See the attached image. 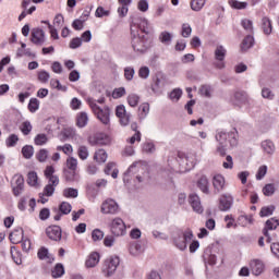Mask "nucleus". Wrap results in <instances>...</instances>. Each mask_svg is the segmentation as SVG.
Here are the masks:
<instances>
[{"instance_id": "f257e3e1", "label": "nucleus", "mask_w": 279, "mask_h": 279, "mask_svg": "<svg viewBox=\"0 0 279 279\" xmlns=\"http://www.w3.org/2000/svg\"><path fill=\"white\" fill-rule=\"evenodd\" d=\"M144 34H149V22L145 17H134L131 24V45L135 53H146L150 47Z\"/></svg>"}, {"instance_id": "f03ea898", "label": "nucleus", "mask_w": 279, "mask_h": 279, "mask_svg": "<svg viewBox=\"0 0 279 279\" xmlns=\"http://www.w3.org/2000/svg\"><path fill=\"white\" fill-rule=\"evenodd\" d=\"M236 131L228 132L226 130H217L215 135L217 142L216 154L222 157L226 156V151H228V143L231 147H236Z\"/></svg>"}, {"instance_id": "7ed1b4c3", "label": "nucleus", "mask_w": 279, "mask_h": 279, "mask_svg": "<svg viewBox=\"0 0 279 279\" xmlns=\"http://www.w3.org/2000/svg\"><path fill=\"white\" fill-rule=\"evenodd\" d=\"M134 178L137 180V182H145L148 180L149 171L147 170V166L141 161H136L131 165L126 172H124L123 182L125 184H130Z\"/></svg>"}, {"instance_id": "20e7f679", "label": "nucleus", "mask_w": 279, "mask_h": 279, "mask_svg": "<svg viewBox=\"0 0 279 279\" xmlns=\"http://www.w3.org/2000/svg\"><path fill=\"white\" fill-rule=\"evenodd\" d=\"M53 173H56L53 166H47L44 175L48 180V184L44 187L43 192V195H46V197H51L56 193V186L60 184V179Z\"/></svg>"}, {"instance_id": "39448f33", "label": "nucleus", "mask_w": 279, "mask_h": 279, "mask_svg": "<svg viewBox=\"0 0 279 279\" xmlns=\"http://www.w3.org/2000/svg\"><path fill=\"white\" fill-rule=\"evenodd\" d=\"M87 104L102 125H110V107H99L94 98H87Z\"/></svg>"}, {"instance_id": "423d86ee", "label": "nucleus", "mask_w": 279, "mask_h": 279, "mask_svg": "<svg viewBox=\"0 0 279 279\" xmlns=\"http://www.w3.org/2000/svg\"><path fill=\"white\" fill-rule=\"evenodd\" d=\"M179 162H186L181 163V171H191L199 162V157H197V153L195 151L179 153Z\"/></svg>"}, {"instance_id": "0eeeda50", "label": "nucleus", "mask_w": 279, "mask_h": 279, "mask_svg": "<svg viewBox=\"0 0 279 279\" xmlns=\"http://www.w3.org/2000/svg\"><path fill=\"white\" fill-rule=\"evenodd\" d=\"M193 241V231L191 229L185 230L184 232H179L173 236V245L180 252H184L189 245Z\"/></svg>"}, {"instance_id": "6e6552de", "label": "nucleus", "mask_w": 279, "mask_h": 279, "mask_svg": "<svg viewBox=\"0 0 279 279\" xmlns=\"http://www.w3.org/2000/svg\"><path fill=\"white\" fill-rule=\"evenodd\" d=\"M120 263L121 260L119 259V256H111L107 258L102 265V274H105V276L108 278H110V276H114Z\"/></svg>"}, {"instance_id": "1a4fd4ad", "label": "nucleus", "mask_w": 279, "mask_h": 279, "mask_svg": "<svg viewBox=\"0 0 279 279\" xmlns=\"http://www.w3.org/2000/svg\"><path fill=\"white\" fill-rule=\"evenodd\" d=\"M119 210V203L112 198L105 199L100 207L102 215H118Z\"/></svg>"}, {"instance_id": "9d476101", "label": "nucleus", "mask_w": 279, "mask_h": 279, "mask_svg": "<svg viewBox=\"0 0 279 279\" xmlns=\"http://www.w3.org/2000/svg\"><path fill=\"white\" fill-rule=\"evenodd\" d=\"M109 228L114 236H123V234H125V222L119 217L111 220Z\"/></svg>"}, {"instance_id": "9b49d317", "label": "nucleus", "mask_w": 279, "mask_h": 279, "mask_svg": "<svg viewBox=\"0 0 279 279\" xmlns=\"http://www.w3.org/2000/svg\"><path fill=\"white\" fill-rule=\"evenodd\" d=\"M47 38H46V34L45 31H43V28H33L31 32V43H33V45H36V47H43L46 43Z\"/></svg>"}, {"instance_id": "f8f14e48", "label": "nucleus", "mask_w": 279, "mask_h": 279, "mask_svg": "<svg viewBox=\"0 0 279 279\" xmlns=\"http://www.w3.org/2000/svg\"><path fill=\"white\" fill-rule=\"evenodd\" d=\"M226 53H228V50L223 46H217L214 52L215 60L217 62L215 63L216 69H226Z\"/></svg>"}, {"instance_id": "ddd939ff", "label": "nucleus", "mask_w": 279, "mask_h": 279, "mask_svg": "<svg viewBox=\"0 0 279 279\" xmlns=\"http://www.w3.org/2000/svg\"><path fill=\"white\" fill-rule=\"evenodd\" d=\"M11 186L13 189V194L15 195V197H19V195L23 193V189L25 186V179H23V175L15 174L12 178Z\"/></svg>"}, {"instance_id": "4468645a", "label": "nucleus", "mask_w": 279, "mask_h": 279, "mask_svg": "<svg viewBox=\"0 0 279 279\" xmlns=\"http://www.w3.org/2000/svg\"><path fill=\"white\" fill-rule=\"evenodd\" d=\"M116 117H118V119L120 120V124L123 125L124 128H125L126 125H130L131 116H130V113H128V111L125 110V106L119 105V106L116 108Z\"/></svg>"}, {"instance_id": "2eb2a0df", "label": "nucleus", "mask_w": 279, "mask_h": 279, "mask_svg": "<svg viewBox=\"0 0 279 279\" xmlns=\"http://www.w3.org/2000/svg\"><path fill=\"white\" fill-rule=\"evenodd\" d=\"M189 204L192 206L194 213L202 215L204 213V206H202V199L195 193L189 195Z\"/></svg>"}, {"instance_id": "dca6fc26", "label": "nucleus", "mask_w": 279, "mask_h": 279, "mask_svg": "<svg viewBox=\"0 0 279 279\" xmlns=\"http://www.w3.org/2000/svg\"><path fill=\"white\" fill-rule=\"evenodd\" d=\"M46 234L50 241H62V228H60V226L48 227Z\"/></svg>"}, {"instance_id": "f3484780", "label": "nucleus", "mask_w": 279, "mask_h": 279, "mask_svg": "<svg viewBox=\"0 0 279 279\" xmlns=\"http://www.w3.org/2000/svg\"><path fill=\"white\" fill-rule=\"evenodd\" d=\"M92 145H109L110 137L106 133H96L93 137H89Z\"/></svg>"}, {"instance_id": "a211bd4d", "label": "nucleus", "mask_w": 279, "mask_h": 279, "mask_svg": "<svg viewBox=\"0 0 279 279\" xmlns=\"http://www.w3.org/2000/svg\"><path fill=\"white\" fill-rule=\"evenodd\" d=\"M232 204H234V198L232 195H222L219 199V210L227 213V210L232 208Z\"/></svg>"}, {"instance_id": "6ab92c4d", "label": "nucleus", "mask_w": 279, "mask_h": 279, "mask_svg": "<svg viewBox=\"0 0 279 279\" xmlns=\"http://www.w3.org/2000/svg\"><path fill=\"white\" fill-rule=\"evenodd\" d=\"M279 226V220L276 218H270L266 221L263 234L267 236V243H271V238H269V230H276Z\"/></svg>"}, {"instance_id": "aec40b11", "label": "nucleus", "mask_w": 279, "mask_h": 279, "mask_svg": "<svg viewBox=\"0 0 279 279\" xmlns=\"http://www.w3.org/2000/svg\"><path fill=\"white\" fill-rule=\"evenodd\" d=\"M182 165H186V161L180 162V153L175 159L169 160V167L174 173H186L187 171H182Z\"/></svg>"}, {"instance_id": "412c9836", "label": "nucleus", "mask_w": 279, "mask_h": 279, "mask_svg": "<svg viewBox=\"0 0 279 279\" xmlns=\"http://www.w3.org/2000/svg\"><path fill=\"white\" fill-rule=\"evenodd\" d=\"M23 228L17 227L10 233L9 239L13 245H16L23 241Z\"/></svg>"}, {"instance_id": "4be33fe9", "label": "nucleus", "mask_w": 279, "mask_h": 279, "mask_svg": "<svg viewBox=\"0 0 279 279\" xmlns=\"http://www.w3.org/2000/svg\"><path fill=\"white\" fill-rule=\"evenodd\" d=\"M213 186L216 193H221V190L226 186V178H223L221 174L214 175Z\"/></svg>"}, {"instance_id": "5701e85b", "label": "nucleus", "mask_w": 279, "mask_h": 279, "mask_svg": "<svg viewBox=\"0 0 279 279\" xmlns=\"http://www.w3.org/2000/svg\"><path fill=\"white\" fill-rule=\"evenodd\" d=\"M251 271L254 274V276H260L263 271H265V264H263L258 259H253L250 264Z\"/></svg>"}, {"instance_id": "b1692460", "label": "nucleus", "mask_w": 279, "mask_h": 279, "mask_svg": "<svg viewBox=\"0 0 279 279\" xmlns=\"http://www.w3.org/2000/svg\"><path fill=\"white\" fill-rule=\"evenodd\" d=\"M99 260H100L99 253L93 252L88 255L85 262V267L87 268L97 267V265H99Z\"/></svg>"}, {"instance_id": "393cba45", "label": "nucleus", "mask_w": 279, "mask_h": 279, "mask_svg": "<svg viewBox=\"0 0 279 279\" xmlns=\"http://www.w3.org/2000/svg\"><path fill=\"white\" fill-rule=\"evenodd\" d=\"M197 187L199 189V191H202V193L208 195V193H210L208 178H206L205 175L201 177L197 181Z\"/></svg>"}, {"instance_id": "a878e982", "label": "nucleus", "mask_w": 279, "mask_h": 279, "mask_svg": "<svg viewBox=\"0 0 279 279\" xmlns=\"http://www.w3.org/2000/svg\"><path fill=\"white\" fill-rule=\"evenodd\" d=\"M64 179L66 182H78L80 181V174H77V170H63Z\"/></svg>"}, {"instance_id": "bb28decb", "label": "nucleus", "mask_w": 279, "mask_h": 279, "mask_svg": "<svg viewBox=\"0 0 279 279\" xmlns=\"http://www.w3.org/2000/svg\"><path fill=\"white\" fill-rule=\"evenodd\" d=\"M131 256H141L143 254V245L138 242H132L129 247Z\"/></svg>"}, {"instance_id": "cd10ccee", "label": "nucleus", "mask_w": 279, "mask_h": 279, "mask_svg": "<svg viewBox=\"0 0 279 279\" xmlns=\"http://www.w3.org/2000/svg\"><path fill=\"white\" fill-rule=\"evenodd\" d=\"M262 29L266 36H269V34L274 32V26L271 25V20H269V17L265 16L262 19Z\"/></svg>"}, {"instance_id": "c85d7f7f", "label": "nucleus", "mask_w": 279, "mask_h": 279, "mask_svg": "<svg viewBox=\"0 0 279 279\" xmlns=\"http://www.w3.org/2000/svg\"><path fill=\"white\" fill-rule=\"evenodd\" d=\"M262 149L265 151V154L271 155L274 151H276V145L271 140H265L262 142Z\"/></svg>"}, {"instance_id": "c756f323", "label": "nucleus", "mask_w": 279, "mask_h": 279, "mask_svg": "<svg viewBox=\"0 0 279 279\" xmlns=\"http://www.w3.org/2000/svg\"><path fill=\"white\" fill-rule=\"evenodd\" d=\"M76 125L78 128H86L88 125V113L82 111L76 117Z\"/></svg>"}, {"instance_id": "7c9ffc66", "label": "nucleus", "mask_w": 279, "mask_h": 279, "mask_svg": "<svg viewBox=\"0 0 279 279\" xmlns=\"http://www.w3.org/2000/svg\"><path fill=\"white\" fill-rule=\"evenodd\" d=\"M171 40H173V35H171V33L163 31L159 34V41L162 45L169 46L171 45Z\"/></svg>"}, {"instance_id": "2f4dec72", "label": "nucleus", "mask_w": 279, "mask_h": 279, "mask_svg": "<svg viewBox=\"0 0 279 279\" xmlns=\"http://www.w3.org/2000/svg\"><path fill=\"white\" fill-rule=\"evenodd\" d=\"M252 47H254V36L247 35L242 41L241 49L242 51H247V49H252Z\"/></svg>"}, {"instance_id": "473e14b6", "label": "nucleus", "mask_w": 279, "mask_h": 279, "mask_svg": "<svg viewBox=\"0 0 279 279\" xmlns=\"http://www.w3.org/2000/svg\"><path fill=\"white\" fill-rule=\"evenodd\" d=\"M62 195L63 197L75 199L80 195V192L77 191V189L66 187L63 190Z\"/></svg>"}, {"instance_id": "72a5a7b5", "label": "nucleus", "mask_w": 279, "mask_h": 279, "mask_svg": "<svg viewBox=\"0 0 279 279\" xmlns=\"http://www.w3.org/2000/svg\"><path fill=\"white\" fill-rule=\"evenodd\" d=\"M34 143L35 145H37L38 147H43V145H45L46 143H49V137L47 136V134L45 133H39L35 136L34 138Z\"/></svg>"}, {"instance_id": "f704fd0d", "label": "nucleus", "mask_w": 279, "mask_h": 279, "mask_svg": "<svg viewBox=\"0 0 279 279\" xmlns=\"http://www.w3.org/2000/svg\"><path fill=\"white\" fill-rule=\"evenodd\" d=\"M147 114H149V105L148 102H143L138 107V117L141 120L147 119Z\"/></svg>"}, {"instance_id": "c9c22d12", "label": "nucleus", "mask_w": 279, "mask_h": 279, "mask_svg": "<svg viewBox=\"0 0 279 279\" xmlns=\"http://www.w3.org/2000/svg\"><path fill=\"white\" fill-rule=\"evenodd\" d=\"M94 160H96V162H106V160H108V153L104 149L96 150Z\"/></svg>"}, {"instance_id": "e433bc0d", "label": "nucleus", "mask_w": 279, "mask_h": 279, "mask_svg": "<svg viewBox=\"0 0 279 279\" xmlns=\"http://www.w3.org/2000/svg\"><path fill=\"white\" fill-rule=\"evenodd\" d=\"M40 109V100L38 98H31L28 102V110L34 114V112H38Z\"/></svg>"}, {"instance_id": "4c0bfd02", "label": "nucleus", "mask_w": 279, "mask_h": 279, "mask_svg": "<svg viewBox=\"0 0 279 279\" xmlns=\"http://www.w3.org/2000/svg\"><path fill=\"white\" fill-rule=\"evenodd\" d=\"M51 274L52 278H62V276H64V266L62 264H57Z\"/></svg>"}, {"instance_id": "58836bf2", "label": "nucleus", "mask_w": 279, "mask_h": 279, "mask_svg": "<svg viewBox=\"0 0 279 279\" xmlns=\"http://www.w3.org/2000/svg\"><path fill=\"white\" fill-rule=\"evenodd\" d=\"M77 156L81 160H88V147H86L85 145H81L77 148Z\"/></svg>"}, {"instance_id": "ea45409f", "label": "nucleus", "mask_w": 279, "mask_h": 279, "mask_svg": "<svg viewBox=\"0 0 279 279\" xmlns=\"http://www.w3.org/2000/svg\"><path fill=\"white\" fill-rule=\"evenodd\" d=\"M229 5L233 10H245V8H247V2H241L239 0H229Z\"/></svg>"}, {"instance_id": "a19ab883", "label": "nucleus", "mask_w": 279, "mask_h": 279, "mask_svg": "<svg viewBox=\"0 0 279 279\" xmlns=\"http://www.w3.org/2000/svg\"><path fill=\"white\" fill-rule=\"evenodd\" d=\"M204 5H206V0H192L191 8L194 12H199Z\"/></svg>"}, {"instance_id": "79ce46f5", "label": "nucleus", "mask_w": 279, "mask_h": 279, "mask_svg": "<svg viewBox=\"0 0 279 279\" xmlns=\"http://www.w3.org/2000/svg\"><path fill=\"white\" fill-rule=\"evenodd\" d=\"M142 149L145 154H154L156 151V145L154 142L147 141L142 145Z\"/></svg>"}, {"instance_id": "37998d69", "label": "nucleus", "mask_w": 279, "mask_h": 279, "mask_svg": "<svg viewBox=\"0 0 279 279\" xmlns=\"http://www.w3.org/2000/svg\"><path fill=\"white\" fill-rule=\"evenodd\" d=\"M274 193H276V185H274V183H268L263 187V194L266 197H271Z\"/></svg>"}, {"instance_id": "c03bdc74", "label": "nucleus", "mask_w": 279, "mask_h": 279, "mask_svg": "<svg viewBox=\"0 0 279 279\" xmlns=\"http://www.w3.org/2000/svg\"><path fill=\"white\" fill-rule=\"evenodd\" d=\"M199 94L203 97L210 98L213 97V87L210 85H202L199 88Z\"/></svg>"}, {"instance_id": "a18cd8bd", "label": "nucleus", "mask_w": 279, "mask_h": 279, "mask_svg": "<svg viewBox=\"0 0 279 279\" xmlns=\"http://www.w3.org/2000/svg\"><path fill=\"white\" fill-rule=\"evenodd\" d=\"M136 71L132 66L124 68V77L126 82H132L134 80V75Z\"/></svg>"}, {"instance_id": "49530a36", "label": "nucleus", "mask_w": 279, "mask_h": 279, "mask_svg": "<svg viewBox=\"0 0 279 279\" xmlns=\"http://www.w3.org/2000/svg\"><path fill=\"white\" fill-rule=\"evenodd\" d=\"M204 260L208 262L209 265H217V255L213 254L210 251L204 253Z\"/></svg>"}, {"instance_id": "de8ad7c7", "label": "nucleus", "mask_w": 279, "mask_h": 279, "mask_svg": "<svg viewBox=\"0 0 279 279\" xmlns=\"http://www.w3.org/2000/svg\"><path fill=\"white\" fill-rule=\"evenodd\" d=\"M274 210H276V207L274 205L262 207L259 211L260 217H270V215H274Z\"/></svg>"}, {"instance_id": "09e8293b", "label": "nucleus", "mask_w": 279, "mask_h": 279, "mask_svg": "<svg viewBox=\"0 0 279 279\" xmlns=\"http://www.w3.org/2000/svg\"><path fill=\"white\" fill-rule=\"evenodd\" d=\"M68 170L77 171V159L75 157H69L65 162Z\"/></svg>"}, {"instance_id": "8fccbe9b", "label": "nucleus", "mask_w": 279, "mask_h": 279, "mask_svg": "<svg viewBox=\"0 0 279 279\" xmlns=\"http://www.w3.org/2000/svg\"><path fill=\"white\" fill-rule=\"evenodd\" d=\"M138 101H141V97L136 94H131L128 96V104L131 108H136L138 106Z\"/></svg>"}, {"instance_id": "3c124183", "label": "nucleus", "mask_w": 279, "mask_h": 279, "mask_svg": "<svg viewBox=\"0 0 279 279\" xmlns=\"http://www.w3.org/2000/svg\"><path fill=\"white\" fill-rule=\"evenodd\" d=\"M11 256L15 265H21V263H23L21 259V253L16 250V246L11 247Z\"/></svg>"}, {"instance_id": "603ef678", "label": "nucleus", "mask_w": 279, "mask_h": 279, "mask_svg": "<svg viewBox=\"0 0 279 279\" xmlns=\"http://www.w3.org/2000/svg\"><path fill=\"white\" fill-rule=\"evenodd\" d=\"M241 25L243 29H245V32H247L248 34H252V32H254V25L252 23V20L244 19L241 21Z\"/></svg>"}, {"instance_id": "864d4df0", "label": "nucleus", "mask_w": 279, "mask_h": 279, "mask_svg": "<svg viewBox=\"0 0 279 279\" xmlns=\"http://www.w3.org/2000/svg\"><path fill=\"white\" fill-rule=\"evenodd\" d=\"M36 158L39 162H46L47 158H49V150L41 148L37 154Z\"/></svg>"}, {"instance_id": "5fc2aeb1", "label": "nucleus", "mask_w": 279, "mask_h": 279, "mask_svg": "<svg viewBox=\"0 0 279 279\" xmlns=\"http://www.w3.org/2000/svg\"><path fill=\"white\" fill-rule=\"evenodd\" d=\"M27 184L29 186H36L38 184V174L36 172H28Z\"/></svg>"}, {"instance_id": "6e6d98bb", "label": "nucleus", "mask_w": 279, "mask_h": 279, "mask_svg": "<svg viewBox=\"0 0 279 279\" xmlns=\"http://www.w3.org/2000/svg\"><path fill=\"white\" fill-rule=\"evenodd\" d=\"M57 151H63L65 156H71L73 154V146L71 144H65L63 146H57Z\"/></svg>"}, {"instance_id": "4d7b16f0", "label": "nucleus", "mask_w": 279, "mask_h": 279, "mask_svg": "<svg viewBox=\"0 0 279 279\" xmlns=\"http://www.w3.org/2000/svg\"><path fill=\"white\" fill-rule=\"evenodd\" d=\"M181 97H182L181 88H174L169 95V98L171 99V101H180Z\"/></svg>"}, {"instance_id": "13d9d810", "label": "nucleus", "mask_w": 279, "mask_h": 279, "mask_svg": "<svg viewBox=\"0 0 279 279\" xmlns=\"http://www.w3.org/2000/svg\"><path fill=\"white\" fill-rule=\"evenodd\" d=\"M17 143H19V135H16V134H11L5 140L7 147H14Z\"/></svg>"}, {"instance_id": "bf43d9fd", "label": "nucleus", "mask_w": 279, "mask_h": 279, "mask_svg": "<svg viewBox=\"0 0 279 279\" xmlns=\"http://www.w3.org/2000/svg\"><path fill=\"white\" fill-rule=\"evenodd\" d=\"M22 154L24 158L29 159L34 156V146L26 145L22 148Z\"/></svg>"}, {"instance_id": "052dcab7", "label": "nucleus", "mask_w": 279, "mask_h": 279, "mask_svg": "<svg viewBox=\"0 0 279 279\" xmlns=\"http://www.w3.org/2000/svg\"><path fill=\"white\" fill-rule=\"evenodd\" d=\"M72 208L73 207L68 202H62L59 206V210L62 215H69Z\"/></svg>"}, {"instance_id": "680f3d73", "label": "nucleus", "mask_w": 279, "mask_h": 279, "mask_svg": "<svg viewBox=\"0 0 279 279\" xmlns=\"http://www.w3.org/2000/svg\"><path fill=\"white\" fill-rule=\"evenodd\" d=\"M21 132L24 136H27L32 132V122L25 121L21 125Z\"/></svg>"}, {"instance_id": "e2e57ef3", "label": "nucleus", "mask_w": 279, "mask_h": 279, "mask_svg": "<svg viewBox=\"0 0 279 279\" xmlns=\"http://www.w3.org/2000/svg\"><path fill=\"white\" fill-rule=\"evenodd\" d=\"M149 68L144 65L138 70V77H141V80H147V77H149Z\"/></svg>"}, {"instance_id": "0e129e2a", "label": "nucleus", "mask_w": 279, "mask_h": 279, "mask_svg": "<svg viewBox=\"0 0 279 279\" xmlns=\"http://www.w3.org/2000/svg\"><path fill=\"white\" fill-rule=\"evenodd\" d=\"M125 95V87H119L113 89L112 97L113 99H121Z\"/></svg>"}, {"instance_id": "69168bd1", "label": "nucleus", "mask_w": 279, "mask_h": 279, "mask_svg": "<svg viewBox=\"0 0 279 279\" xmlns=\"http://www.w3.org/2000/svg\"><path fill=\"white\" fill-rule=\"evenodd\" d=\"M192 32H193V28H191V24L185 23L182 25L181 34H182L183 38H189V36H191Z\"/></svg>"}, {"instance_id": "338daca9", "label": "nucleus", "mask_w": 279, "mask_h": 279, "mask_svg": "<svg viewBox=\"0 0 279 279\" xmlns=\"http://www.w3.org/2000/svg\"><path fill=\"white\" fill-rule=\"evenodd\" d=\"M262 97H263L264 99H269V100H271V99H274L275 95H274V92H271V89H269V88H267V87H264V88L262 89Z\"/></svg>"}, {"instance_id": "774afa93", "label": "nucleus", "mask_w": 279, "mask_h": 279, "mask_svg": "<svg viewBox=\"0 0 279 279\" xmlns=\"http://www.w3.org/2000/svg\"><path fill=\"white\" fill-rule=\"evenodd\" d=\"M92 239H93V241H101V239H104V231H101L99 229H95L92 232Z\"/></svg>"}]
</instances>
